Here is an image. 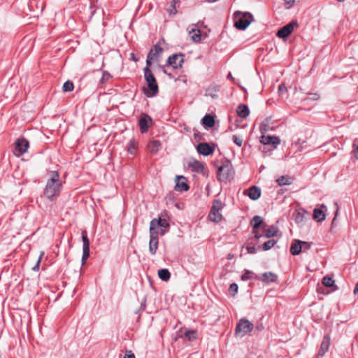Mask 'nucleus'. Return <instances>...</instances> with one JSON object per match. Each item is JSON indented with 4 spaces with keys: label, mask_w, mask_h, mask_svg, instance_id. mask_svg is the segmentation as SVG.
Segmentation results:
<instances>
[{
    "label": "nucleus",
    "mask_w": 358,
    "mask_h": 358,
    "mask_svg": "<svg viewBox=\"0 0 358 358\" xmlns=\"http://www.w3.org/2000/svg\"><path fill=\"white\" fill-rule=\"evenodd\" d=\"M236 112L238 115L242 118H245L250 113L248 107L245 104L239 105L237 108Z\"/></svg>",
    "instance_id": "24"
},
{
    "label": "nucleus",
    "mask_w": 358,
    "mask_h": 358,
    "mask_svg": "<svg viewBox=\"0 0 358 358\" xmlns=\"http://www.w3.org/2000/svg\"><path fill=\"white\" fill-rule=\"evenodd\" d=\"M352 152L356 159L358 160V138H355L352 143Z\"/></svg>",
    "instance_id": "34"
},
{
    "label": "nucleus",
    "mask_w": 358,
    "mask_h": 358,
    "mask_svg": "<svg viewBox=\"0 0 358 358\" xmlns=\"http://www.w3.org/2000/svg\"><path fill=\"white\" fill-rule=\"evenodd\" d=\"M162 51V48L158 44L155 45L148 54L145 66L150 67L152 62L157 60Z\"/></svg>",
    "instance_id": "9"
},
{
    "label": "nucleus",
    "mask_w": 358,
    "mask_h": 358,
    "mask_svg": "<svg viewBox=\"0 0 358 358\" xmlns=\"http://www.w3.org/2000/svg\"><path fill=\"white\" fill-rule=\"evenodd\" d=\"M278 278L275 273L273 272H266L262 275V280L266 283L274 282Z\"/></svg>",
    "instance_id": "22"
},
{
    "label": "nucleus",
    "mask_w": 358,
    "mask_h": 358,
    "mask_svg": "<svg viewBox=\"0 0 358 358\" xmlns=\"http://www.w3.org/2000/svg\"><path fill=\"white\" fill-rule=\"evenodd\" d=\"M313 218L317 222H322L325 220L324 213L318 208L314 209Z\"/></svg>",
    "instance_id": "30"
},
{
    "label": "nucleus",
    "mask_w": 358,
    "mask_h": 358,
    "mask_svg": "<svg viewBox=\"0 0 358 358\" xmlns=\"http://www.w3.org/2000/svg\"><path fill=\"white\" fill-rule=\"evenodd\" d=\"M176 189L177 191H187L189 186L185 182V178L183 176H177L176 179Z\"/></svg>",
    "instance_id": "18"
},
{
    "label": "nucleus",
    "mask_w": 358,
    "mask_h": 358,
    "mask_svg": "<svg viewBox=\"0 0 358 358\" xmlns=\"http://www.w3.org/2000/svg\"><path fill=\"white\" fill-rule=\"evenodd\" d=\"M131 57H132V59H133L134 61H137V59H136L134 58V55H133V54H131Z\"/></svg>",
    "instance_id": "56"
},
{
    "label": "nucleus",
    "mask_w": 358,
    "mask_h": 358,
    "mask_svg": "<svg viewBox=\"0 0 358 358\" xmlns=\"http://www.w3.org/2000/svg\"><path fill=\"white\" fill-rule=\"evenodd\" d=\"M233 257H234V255H231V254H229V255H228V257H227V259H231Z\"/></svg>",
    "instance_id": "53"
},
{
    "label": "nucleus",
    "mask_w": 358,
    "mask_h": 358,
    "mask_svg": "<svg viewBox=\"0 0 358 358\" xmlns=\"http://www.w3.org/2000/svg\"><path fill=\"white\" fill-rule=\"evenodd\" d=\"M253 327L254 325L252 322L247 319L243 318L236 324L235 334L241 338L244 337L252 331Z\"/></svg>",
    "instance_id": "6"
},
{
    "label": "nucleus",
    "mask_w": 358,
    "mask_h": 358,
    "mask_svg": "<svg viewBox=\"0 0 358 358\" xmlns=\"http://www.w3.org/2000/svg\"><path fill=\"white\" fill-rule=\"evenodd\" d=\"M43 255H44V253L43 252H41L40 256H39V257L38 259V261L36 262V264L33 267V270L34 271H38V269H39V264H40V262L41 261V259H42V257L43 256Z\"/></svg>",
    "instance_id": "44"
},
{
    "label": "nucleus",
    "mask_w": 358,
    "mask_h": 358,
    "mask_svg": "<svg viewBox=\"0 0 358 358\" xmlns=\"http://www.w3.org/2000/svg\"><path fill=\"white\" fill-rule=\"evenodd\" d=\"M243 194L250 197L252 200H257L261 196V189L257 186H252L244 191Z\"/></svg>",
    "instance_id": "12"
},
{
    "label": "nucleus",
    "mask_w": 358,
    "mask_h": 358,
    "mask_svg": "<svg viewBox=\"0 0 358 358\" xmlns=\"http://www.w3.org/2000/svg\"><path fill=\"white\" fill-rule=\"evenodd\" d=\"M322 284L327 287H334L332 290L337 289V287L335 285V281L329 275L324 276L322 279Z\"/></svg>",
    "instance_id": "26"
},
{
    "label": "nucleus",
    "mask_w": 358,
    "mask_h": 358,
    "mask_svg": "<svg viewBox=\"0 0 358 358\" xmlns=\"http://www.w3.org/2000/svg\"><path fill=\"white\" fill-rule=\"evenodd\" d=\"M82 238L83 241V246H90V241L87 238L86 231L82 232Z\"/></svg>",
    "instance_id": "41"
},
{
    "label": "nucleus",
    "mask_w": 358,
    "mask_h": 358,
    "mask_svg": "<svg viewBox=\"0 0 358 358\" xmlns=\"http://www.w3.org/2000/svg\"><path fill=\"white\" fill-rule=\"evenodd\" d=\"M234 26L240 30H245L253 20V16L248 12L236 11L234 13Z\"/></svg>",
    "instance_id": "4"
},
{
    "label": "nucleus",
    "mask_w": 358,
    "mask_h": 358,
    "mask_svg": "<svg viewBox=\"0 0 358 358\" xmlns=\"http://www.w3.org/2000/svg\"><path fill=\"white\" fill-rule=\"evenodd\" d=\"M354 294H358V282L356 284L355 289H354Z\"/></svg>",
    "instance_id": "52"
},
{
    "label": "nucleus",
    "mask_w": 358,
    "mask_h": 358,
    "mask_svg": "<svg viewBox=\"0 0 358 358\" xmlns=\"http://www.w3.org/2000/svg\"><path fill=\"white\" fill-rule=\"evenodd\" d=\"M292 178L289 176H282L276 180L279 186L289 185L292 183Z\"/></svg>",
    "instance_id": "25"
},
{
    "label": "nucleus",
    "mask_w": 358,
    "mask_h": 358,
    "mask_svg": "<svg viewBox=\"0 0 358 358\" xmlns=\"http://www.w3.org/2000/svg\"><path fill=\"white\" fill-rule=\"evenodd\" d=\"M260 141L264 145H272L275 148L280 144V139L276 136H262Z\"/></svg>",
    "instance_id": "16"
},
{
    "label": "nucleus",
    "mask_w": 358,
    "mask_h": 358,
    "mask_svg": "<svg viewBox=\"0 0 358 358\" xmlns=\"http://www.w3.org/2000/svg\"><path fill=\"white\" fill-rule=\"evenodd\" d=\"M227 78H230V79H234V78H233V77H232V76H231V73H229L228 74Z\"/></svg>",
    "instance_id": "54"
},
{
    "label": "nucleus",
    "mask_w": 358,
    "mask_h": 358,
    "mask_svg": "<svg viewBox=\"0 0 358 358\" xmlns=\"http://www.w3.org/2000/svg\"><path fill=\"white\" fill-rule=\"evenodd\" d=\"M302 248H290V252L293 255H297L302 251Z\"/></svg>",
    "instance_id": "43"
},
{
    "label": "nucleus",
    "mask_w": 358,
    "mask_h": 358,
    "mask_svg": "<svg viewBox=\"0 0 358 358\" xmlns=\"http://www.w3.org/2000/svg\"><path fill=\"white\" fill-rule=\"evenodd\" d=\"M331 338L329 335L324 336L323 341L321 343L320 349L319 351V356L322 357L328 351L330 345Z\"/></svg>",
    "instance_id": "20"
},
{
    "label": "nucleus",
    "mask_w": 358,
    "mask_h": 358,
    "mask_svg": "<svg viewBox=\"0 0 358 358\" xmlns=\"http://www.w3.org/2000/svg\"><path fill=\"white\" fill-rule=\"evenodd\" d=\"M298 27L296 22L292 21L280 29L277 32V36L280 38H285L288 36Z\"/></svg>",
    "instance_id": "11"
},
{
    "label": "nucleus",
    "mask_w": 358,
    "mask_h": 358,
    "mask_svg": "<svg viewBox=\"0 0 358 358\" xmlns=\"http://www.w3.org/2000/svg\"><path fill=\"white\" fill-rule=\"evenodd\" d=\"M148 150L152 153H157L161 147L159 141H152L148 144Z\"/></svg>",
    "instance_id": "27"
},
{
    "label": "nucleus",
    "mask_w": 358,
    "mask_h": 358,
    "mask_svg": "<svg viewBox=\"0 0 358 358\" xmlns=\"http://www.w3.org/2000/svg\"><path fill=\"white\" fill-rule=\"evenodd\" d=\"M276 243H277L276 241H275L273 239H271V240L264 241L262 246H264V247L274 246L276 244Z\"/></svg>",
    "instance_id": "42"
},
{
    "label": "nucleus",
    "mask_w": 358,
    "mask_h": 358,
    "mask_svg": "<svg viewBox=\"0 0 358 358\" xmlns=\"http://www.w3.org/2000/svg\"><path fill=\"white\" fill-rule=\"evenodd\" d=\"M223 208V203L220 200H215L213 203V206L211 207L210 213H209V219L214 222H220L222 216L220 211Z\"/></svg>",
    "instance_id": "7"
},
{
    "label": "nucleus",
    "mask_w": 358,
    "mask_h": 358,
    "mask_svg": "<svg viewBox=\"0 0 358 358\" xmlns=\"http://www.w3.org/2000/svg\"><path fill=\"white\" fill-rule=\"evenodd\" d=\"M183 62L182 55H173L168 58V63L169 65L172 66L174 69H178L180 67L182 63Z\"/></svg>",
    "instance_id": "14"
},
{
    "label": "nucleus",
    "mask_w": 358,
    "mask_h": 358,
    "mask_svg": "<svg viewBox=\"0 0 358 358\" xmlns=\"http://www.w3.org/2000/svg\"><path fill=\"white\" fill-rule=\"evenodd\" d=\"M287 88L284 84H281L278 87V93L283 94L287 92Z\"/></svg>",
    "instance_id": "46"
},
{
    "label": "nucleus",
    "mask_w": 358,
    "mask_h": 358,
    "mask_svg": "<svg viewBox=\"0 0 358 358\" xmlns=\"http://www.w3.org/2000/svg\"><path fill=\"white\" fill-rule=\"evenodd\" d=\"M306 244V242H303L299 240H295L290 246L296 247V246H302L303 245Z\"/></svg>",
    "instance_id": "45"
},
{
    "label": "nucleus",
    "mask_w": 358,
    "mask_h": 358,
    "mask_svg": "<svg viewBox=\"0 0 358 358\" xmlns=\"http://www.w3.org/2000/svg\"><path fill=\"white\" fill-rule=\"evenodd\" d=\"M264 234H259L258 231L255 232V236L257 239H266L277 237L279 234V230L277 226L271 225L268 228H264Z\"/></svg>",
    "instance_id": "8"
},
{
    "label": "nucleus",
    "mask_w": 358,
    "mask_h": 358,
    "mask_svg": "<svg viewBox=\"0 0 358 358\" xmlns=\"http://www.w3.org/2000/svg\"><path fill=\"white\" fill-rule=\"evenodd\" d=\"M188 166L192 169V170L196 173H203L204 171V165L196 160V159H191L188 162Z\"/></svg>",
    "instance_id": "19"
},
{
    "label": "nucleus",
    "mask_w": 358,
    "mask_h": 358,
    "mask_svg": "<svg viewBox=\"0 0 358 358\" xmlns=\"http://www.w3.org/2000/svg\"><path fill=\"white\" fill-rule=\"evenodd\" d=\"M144 78L148 83V88H144V93L148 97L155 96L159 92L156 79L150 70V67H145L143 69Z\"/></svg>",
    "instance_id": "3"
},
{
    "label": "nucleus",
    "mask_w": 358,
    "mask_h": 358,
    "mask_svg": "<svg viewBox=\"0 0 358 358\" xmlns=\"http://www.w3.org/2000/svg\"><path fill=\"white\" fill-rule=\"evenodd\" d=\"M62 189V182L59 179V175L57 171H51L48 173L46 184L43 190L44 196L49 200L57 199Z\"/></svg>",
    "instance_id": "1"
},
{
    "label": "nucleus",
    "mask_w": 358,
    "mask_h": 358,
    "mask_svg": "<svg viewBox=\"0 0 358 358\" xmlns=\"http://www.w3.org/2000/svg\"><path fill=\"white\" fill-rule=\"evenodd\" d=\"M237 291H238L237 284H236V283L231 284V285L229 286V294L232 296H234L236 294Z\"/></svg>",
    "instance_id": "39"
},
{
    "label": "nucleus",
    "mask_w": 358,
    "mask_h": 358,
    "mask_svg": "<svg viewBox=\"0 0 358 358\" xmlns=\"http://www.w3.org/2000/svg\"><path fill=\"white\" fill-rule=\"evenodd\" d=\"M308 99L316 101L320 99V95L317 93L310 94V97H308Z\"/></svg>",
    "instance_id": "47"
},
{
    "label": "nucleus",
    "mask_w": 358,
    "mask_h": 358,
    "mask_svg": "<svg viewBox=\"0 0 358 358\" xmlns=\"http://www.w3.org/2000/svg\"><path fill=\"white\" fill-rule=\"evenodd\" d=\"M192 32L194 33L193 35H192L191 38L192 39V41H194V42H199L201 41V32H200V30L197 29V30H195V29H192L191 31H189V34H191Z\"/></svg>",
    "instance_id": "31"
},
{
    "label": "nucleus",
    "mask_w": 358,
    "mask_h": 358,
    "mask_svg": "<svg viewBox=\"0 0 358 358\" xmlns=\"http://www.w3.org/2000/svg\"><path fill=\"white\" fill-rule=\"evenodd\" d=\"M73 84L71 81H66L64 83L62 89L64 92H71L73 90Z\"/></svg>",
    "instance_id": "32"
},
{
    "label": "nucleus",
    "mask_w": 358,
    "mask_h": 358,
    "mask_svg": "<svg viewBox=\"0 0 358 358\" xmlns=\"http://www.w3.org/2000/svg\"><path fill=\"white\" fill-rule=\"evenodd\" d=\"M136 148V143L135 141H131L129 144H128V152L131 154V155H134V152H135V150Z\"/></svg>",
    "instance_id": "38"
},
{
    "label": "nucleus",
    "mask_w": 358,
    "mask_h": 358,
    "mask_svg": "<svg viewBox=\"0 0 358 358\" xmlns=\"http://www.w3.org/2000/svg\"><path fill=\"white\" fill-rule=\"evenodd\" d=\"M169 227V224L165 219L159 218L152 220L150 224V239L149 246H157V234L160 233L163 235Z\"/></svg>",
    "instance_id": "2"
},
{
    "label": "nucleus",
    "mask_w": 358,
    "mask_h": 358,
    "mask_svg": "<svg viewBox=\"0 0 358 358\" xmlns=\"http://www.w3.org/2000/svg\"><path fill=\"white\" fill-rule=\"evenodd\" d=\"M124 358H135V355L131 352H129V354H126Z\"/></svg>",
    "instance_id": "48"
},
{
    "label": "nucleus",
    "mask_w": 358,
    "mask_h": 358,
    "mask_svg": "<svg viewBox=\"0 0 358 358\" xmlns=\"http://www.w3.org/2000/svg\"><path fill=\"white\" fill-rule=\"evenodd\" d=\"M29 148V142L24 138L18 139L15 143V147L13 153L17 157L22 156L25 153Z\"/></svg>",
    "instance_id": "10"
},
{
    "label": "nucleus",
    "mask_w": 358,
    "mask_h": 358,
    "mask_svg": "<svg viewBox=\"0 0 358 358\" xmlns=\"http://www.w3.org/2000/svg\"><path fill=\"white\" fill-rule=\"evenodd\" d=\"M112 78L111 75L107 71H103L102 77L100 80V83L103 84Z\"/></svg>",
    "instance_id": "37"
},
{
    "label": "nucleus",
    "mask_w": 358,
    "mask_h": 358,
    "mask_svg": "<svg viewBox=\"0 0 358 358\" xmlns=\"http://www.w3.org/2000/svg\"><path fill=\"white\" fill-rule=\"evenodd\" d=\"M338 1H340V2H343V1H344L345 0H338Z\"/></svg>",
    "instance_id": "57"
},
{
    "label": "nucleus",
    "mask_w": 358,
    "mask_h": 358,
    "mask_svg": "<svg viewBox=\"0 0 358 358\" xmlns=\"http://www.w3.org/2000/svg\"><path fill=\"white\" fill-rule=\"evenodd\" d=\"M152 120L150 116L146 114H142L139 119V127L142 133H145L148 130L149 125L148 122H151Z\"/></svg>",
    "instance_id": "15"
},
{
    "label": "nucleus",
    "mask_w": 358,
    "mask_h": 358,
    "mask_svg": "<svg viewBox=\"0 0 358 358\" xmlns=\"http://www.w3.org/2000/svg\"><path fill=\"white\" fill-rule=\"evenodd\" d=\"M210 96H211V97H213V98H214V97H215V96H214V95H213V94H210Z\"/></svg>",
    "instance_id": "58"
},
{
    "label": "nucleus",
    "mask_w": 358,
    "mask_h": 358,
    "mask_svg": "<svg viewBox=\"0 0 358 358\" xmlns=\"http://www.w3.org/2000/svg\"><path fill=\"white\" fill-rule=\"evenodd\" d=\"M157 248H149V251L152 255H155L157 252Z\"/></svg>",
    "instance_id": "50"
},
{
    "label": "nucleus",
    "mask_w": 358,
    "mask_h": 358,
    "mask_svg": "<svg viewBox=\"0 0 358 358\" xmlns=\"http://www.w3.org/2000/svg\"><path fill=\"white\" fill-rule=\"evenodd\" d=\"M196 149L198 152L203 156L210 155L214 151V148L206 143H201L198 144Z\"/></svg>",
    "instance_id": "13"
},
{
    "label": "nucleus",
    "mask_w": 358,
    "mask_h": 358,
    "mask_svg": "<svg viewBox=\"0 0 358 358\" xmlns=\"http://www.w3.org/2000/svg\"><path fill=\"white\" fill-rule=\"evenodd\" d=\"M202 123L207 127H213L215 125V119L210 115H206L202 119Z\"/></svg>",
    "instance_id": "28"
},
{
    "label": "nucleus",
    "mask_w": 358,
    "mask_h": 358,
    "mask_svg": "<svg viewBox=\"0 0 358 358\" xmlns=\"http://www.w3.org/2000/svg\"><path fill=\"white\" fill-rule=\"evenodd\" d=\"M294 0H288L287 1V3L288 4L287 8L291 7L292 6V4L294 3Z\"/></svg>",
    "instance_id": "51"
},
{
    "label": "nucleus",
    "mask_w": 358,
    "mask_h": 358,
    "mask_svg": "<svg viewBox=\"0 0 358 358\" xmlns=\"http://www.w3.org/2000/svg\"><path fill=\"white\" fill-rule=\"evenodd\" d=\"M232 140L234 141V143L235 144H236L238 146L241 147L243 144V139L242 138L236 136V135H234L233 137H232Z\"/></svg>",
    "instance_id": "40"
},
{
    "label": "nucleus",
    "mask_w": 358,
    "mask_h": 358,
    "mask_svg": "<svg viewBox=\"0 0 358 358\" xmlns=\"http://www.w3.org/2000/svg\"><path fill=\"white\" fill-rule=\"evenodd\" d=\"M248 253L252 254L255 252V248H246Z\"/></svg>",
    "instance_id": "49"
},
{
    "label": "nucleus",
    "mask_w": 358,
    "mask_h": 358,
    "mask_svg": "<svg viewBox=\"0 0 358 358\" xmlns=\"http://www.w3.org/2000/svg\"><path fill=\"white\" fill-rule=\"evenodd\" d=\"M90 257V248H83L82 264H85L86 260Z\"/></svg>",
    "instance_id": "35"
},
{
    "label": "nucleus",
    "mask_w": 358,
    "mask_h": 358,
    "mask_svg": "<svg viewBox=\"0 0 358 358\" xmlns=\"http://www.w3.org/2000/svg\"><path fill=\"white\" fill-rule=\"evenodd\" d=\"M234 175V171L230 162H224L222 166L218 168L217 178L220 182H227L231 180Z\"/></svg>",
    "instance_id": "5"
},
{
    "label": "nucleus",
    "mask_w": 358,
    "mask_h": 358,
    "mask_svg": "<svg viewBox=\"0 0 358 358\" xmlns=\"http://www.w3.org/2000/svg\"><path fill=\"white\" fill-rule=\"evenodd\" d=\"M250 224L254 229V233L258 231L257 229L262 227L263 229L266 227V224L263 222V219L259 215L254 216L250 220Z\"/></svg>",
    "instance_id": "17"
},
{
    "label": "nucleus",
    "mask_w": 358,
    "mask_h": 358,
    "mask_svg": "<svg viewBox=\"0 0 358 358\" xmlns=\"http://www.w3.org/2000/svg\"><path fill=\"white\" fill-rule=\"evenodd\" d=\"M307 214V212L301 209L299 211H297L295 214L294 220L295 222L299 224H303V222L306 220L307 217L306 215Z\"/></svg>",
    "instance_id": "23"
},
{
    "label": "nucleus",
    "mask_w": 358,
    "mask_h": 358,
    "mask_svg": "<svg viewBox=\"0 0 358 358\" xmlns=\"http://www.w3.org/2000/svg\"><path fill=\"white\" fill-rule=\"evenodd\" d=\"M185 336L189 341H192L196 338V332L193 330H189L185 332Z\"/></svg>",
    "instance_id": "36"
},
{
    "label": "nucleus",
    "mask_w": 358,
    "mask_h": 358,
    "mask_svg": "<svg viewBox=\"0 0 358 358\" xmlns=\"http://www.w3.org/2000/svg\"><path fill=\"white\" fill-rule=\"evenodd\" d=\"M180 1L172 0L166 8V11L170 16H175L178 13V8H179Z\"/></svg>",
    "instance_id": "21"
},
{
    "label": "nucleus",
    "mask_w": 358,
    "mask_h": 358,
    "mask_svg": "<svg viewBox=\"0 0 358 358\" xmlns=\"http://www.w3.org/2000/svg\"><path fill=\"white\" fill-rule=\"evenodd\" d=\"M253 275V272L249 270H245L244 273L241 275V280L243 281H246L248 280L251 279Z\"/></svg>",
    "instance_id": "33"
},
{
    "label": "nucleus",
    "mask_w": 358,
    "mask_h": 358,
    "mask_svg": "<svg viewBox=\"0 0 358 358\" xmlns=\"http://www.w3.org/2000/svg\"><path fill=\"white\" fill-rule=\"evenodd\" d=\"M264 250H267L270 249L271 248L266 247V248H262Z\"/></svg>",
    "instance_id": "55"
},
{
    "label": "nucleus",
    "mask_w": 358,
    "mask_h": 358,
    "mask_svg": "<svg viewBox=\"0 0 358 358\" xmlns=\"http://www.w3.org/2000/svg\"><path fill=\"white\" fill-rule=\"evenodd\" d=\"M158 276L163 281H168L171 278V273L166 268H162L158 271Z\"/></svg>",
    "instance_id": "29"
}]
</instances>
